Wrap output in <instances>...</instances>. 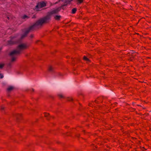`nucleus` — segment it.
<instances>
[{
  "label": "nucleus",
  "mask_w": 151,
  "mask_h": 151,
  "mask_svg": "<svg viewBox=\"0 0 151 151\" xmlns=\"http://www.w3.org/2000/svg\"><path fill=\"white\" fill-rule=\"evenodd\" d=\"M29 18V17L28 16L26 15H24L22 17V18L23 19H25V18L28 19Z\"/></svg>",
  "instance_id": "obj_19"
},
{
  "label": "nucleus",
  "mask_w": 151,
  "mask_h": 151,
  "mask_svg": "<svg viewBox=\"0 0 151 151\" xmlns=\"http://www.w3.org/2000/svg\"><path fill=\"white\" fill-rule=\"evenodd\" d=\"M60 9L58 8L47 13L45 17L37 21L35 23L36 26H42L44 23H48L50 19L51 16L53 14H57L60 11Z\"/></svg>",
  "instance_id": "obj_1"
},
{
  "label": "nucleus",
  "mask_w": 151,
  "mask_h": 151,
  "mask_svg": "<svg viewBox=\"0 0 151 151\" xmlns=\"http://www.w3.org/2000/svg\"><path fill=\"white\" fill-rule=\"evenodd\" d=\"M10 38H11V39H13V38L12 37H10Z\"/></svg>",
  "instance_id": "obj_31"
},
{
  "label": "nucleus",
  "mask_w": 151,
  "mask_h": 151,
  "mask_svg": "<svg viewBox=\"0 0 151 151\" xmlns=\"http://www.w3.org/2000/svg\"><path fill=\"white\" fill-rule=\"evenodd\" d=\"M27 47L28 46L25 44H22L17 46V50H15L11 52L9 55L12 57V62L15 61L17 58L16 56L20 54L22 50L27 49Z\"/></svg>",
  "instance_id": "obj_2"
},
{
  "label": "nucleus",
  "mask_w": 151,
  "mask_h": 151,
  "mask_svg": "<svg viewBox=\"0 0 151 151\" xmlns=\"http://www.w3.org/2000/svg\"><path fill=\"white\" fill-rule=\"evenodd\" d=\"M67 127L66 126V127H65V128H67Z\"/></svg>",
  "instance_id": "obj_37"
},
{
  "label": "nucleus",
  "mask_w": 151,
  "mask_h": 151,
  "mask_svg": "<svg viewBox=\"0 0 151 151\" xmlns=\"http://www.w3.org/2000/svg\"><path fill=\"white\" fill-rule=\"evenodd\" d=\"M79 134H78V135H77L76 136L78 137H79Z\"/></svg>",
  "instance_id": "obj_28"
},
{
  "label": "nucleus",
  "mask_w": 151,
  "mask_h": 151,
  "mask_svg": "<svg viewBox=\"0 0 151 151\" xmlns=\"http://www.w3.org/2000/svg\"><path fill=\"white\" fill-rule=\"evenodd\" d=\"M29 33V31L27 30L25 32L24 34L22 35L21 37V39H23L24 37H26L27 34Z\"/></svg>",
  "instance_id": "obj_9"
},
{
  "label": "nucleus",
  "mask_w": 151,
  "mask_h": 151,
  "mask_svg": "<svg viewBox=\"0 0 151 151\" xmlns=\"http://www.w3.org/2000/svg\"><path fill=\"white\" fill-rule=\"evenodd\" d=\"M73 0H62V1H64V4L62 5L61 6L59 7L60 9L62 8L63 9V7L64 6H66L68 3H70Z\"/></svg>",
  "instance_id": "obj_4"
},
{
  "label": "nucleus",
  "mask_w": 151,
  "mask_h": 151,
  "mask_svg": "<svg viewBox=\"0 0 151 151\" xmlns=\"http://www.w3.org/2000/svg\"><path fill=\"white\" fill-rule=\"evenodd\" d=\"M83 60L87 61H90L89 59L87 58L86 56H84L83 58Z\"/></svg>",
  "instance_id": "obj_17"
},
{
  "label": "nucleus",
  "mask_w": 151,
  "mask_h": 151,
  "mask_svg": "<svg viewBox=\"0 0 151 151\" xmlns=\"http://www.w3.org/2000/svg\"><path fill=\"white\" fill-rule=\"evenodd\" d=\"M39 41H39V40H37V41H36V43H38V42H39Z\"/></svg>",
  "instance_id": "obj_29"
},
{
  "label": "nucleus",
  "mask_w": 151,
  "mask_h": 151,
  "mask_svg": "<svg viewBox=\"0 0 151 151\" xmlns=\"http://www.w3.org/2000/svg\"><path fill=\"white\" fill-rule=\"evenodd\" d=\"M67 100L69 101H71L73 100V99L71 98H68Z\"/></svg>",
  "instance_id": "obj_21"
},
{
  "label": "nucleus",
  "mask_w": 151,
  "mask_h": 151,
  "mask_svg": "<svg viewBox=\"0 0 151 151\" xmlns=\"http://www.w3.org/2000/svg\"><path fill=\"white\" fill-rule=\"evenodd\" d=\"M1 49H2V48H0V50H1Z\"/></svg>",
  "instance_id": "obj_32"
},
{
  "label": "nucleus",
  "mask_w": 151,
  "mask_h": 151,
  "mask_svg": "<svg viewBox=\"0 0 151 151\" xmlns=\"http://www.w3.org/2000/svg\"><path fill=\"white\" fill-rule=\"evenodd\" d=\"M2 109H4V108H2Z\"/></svg>",
  "instance_id": "obj_33"
},
{
  "label": "nucleus",
  "mask_w": 151,
  "mask_h": 151,
  "mask_svg": "<svg viewBox=\"0 0 151 151\" xmlns=\"http://www.w3.org/2000/svg\"><path fill=\"white\" fill-rule=\"evenodd\" d=\"M102 99V98L101 97H99L97 99L95 100V102L96 103H99L101 102V100Z\"/></svg>",
  "instance_id": "obj_8"
},
{
  "label": "nucleus",
  "mask_w": 151,
  "mask_h": 151,
  "mask_svg": "<svg viewBox=\"0 0 151 151\" xmlns=\"http://www.w3.org/2000/svg\"><path fill=\"white\" fill-rule=\"evenodd\" d=\"M77 9L76 8H75L73 9L71 11V14H75L76 12L77 11Z\"/></svg>",
  "instance_id": "obj_13"
},
{
  "label": "nucleus",
  "mask_w": 151,
  "mask_h": 151,
  "mask_svg": "<svg viewBox=\"0 0 151 151\" xmlns=\"http://www.w3.org/2000/svg\"><path fill=\"white\" fill-rule=\"evenodd\" d=\"M1 1H5V0H0Z\"/></svg>",
  "instance_id": "obj_30"
},
{
  "label": "nucleus",
  "mask_w": 151,
  "mask_h": 151,
  "mask_svg": "<svg viewBox=\"0 0 151 151\" xmlns=\"http://www.w3.org/2000/svg\"><path fill=\"white\" fill-rule=\"evenodd\" d=\"M102 99V98L101 97H99L97 99L95 100V102L96 103H99L101 102V100Z\"/></svg>",
  "instance_id": "obj_7"
},
{
  "label": "nucleus",
  "mask_w": 151,
  "mask_h": 151,
  "mask_svg": "<svg viewBox=\"0 0 151 151\" xmlns=\"http://www.w3.org/2000/svg\"><path fill=\"white\" fill-rule=\"evenodd\" d=\"M7 18L8 20H9V17H8V16L7 17Z\"/></svg>",
  "instance_id": "obj_27"
},
{
  "label": "nucleus",
  "mask_w": 151,
  "mask_h": 151,
  "mask_svg": "<svg viewBox=\"0 0 151 151\" xmlns=\"http://www.w3.org/2000/svg\"><path fill=\"white\" fill-rule=\"evenodd\" d=\"M78 128H77V129H76V130H78Z\"/></svg>",
  "instance_id": "obj_36"
},
{
  "label": "nucleus",
  "mask_w": 151,
  "mask_h": 151,
  "mask_svg": "<svg viewBox=\"0 0 151 151\" xmlns=\"http://www.w3.org/2000/svg\"><path fill=\"white\" fill-rule=\"evenodd\" d=\"M36 15H34L32 17V19H35V18H36Z\"/></svg>",
  "instance_id": "obj_22"
},
{
  "label": "nucleus",
  "mask_w": 151,
  "mask_h": 151,
  "mask_svg": "<svg viewBox=\"0 0 151 151\" xmlns=\"http://www.w3.org/2000/svg\"><path fill=\"white\" fill-rule=\"evenodd\" d=\"M30 37L31 38H33L34 37V35L33 34H31L30 35Z\"/></svg>",
  "instance_id": "obj_24"
},
{
  "label": "nucleus",
  "mask_w": 151,
  "mask_h": 151,
  "mask_svg": "<svg viewBox=\"0 0 151 151\" xmlns=\"http://www.w3.org/2000/svg\"><path fill=\"white\" fill-rule=\"evenodd\" d=\"M4 65V64H1L0 63V69H2L3 68Z\"/></svg>",
  "instance_id": "obj_20"
},
{
  "label": "nucleus",
  "mask_w": 151,
  "mask_h": 151,
  "mask_svg": "<svg viewBox=\"0 0 151 151\" xmlns=\"http://www.w3.org/2000/svg\"><path fill=\"white\" fill-rule=\"evenodd\" d=\"M48 71L50 72H52L54 71V69L52 67L50 66L48 68Z\"/></svg>",
  "instance_id": "obj_14"
},
{
  "label": "nucleus",
  "mask_w": 151,
  "mask_h": 151,
  "mask_svg": "<svg viewBox=\"0 0 151 151\" xmlns=\"http://www.w3.org/2000/svg\"><path fill=\"white\" fill-rule=\"evenodd\" d=\"M61 18V16L60 15H56L55 16L54 18L56 20L59 21Z\"/></svg>",
  "instance_id": "obj_12"
},
{
  "label": "nucleus",
  "mask_w": 151,
  "mask_h": 151,
  "mask_svg": "<svg viewBox=\"0 0 151 151\" xmlns=\"http://www.w3.org/2000/svg\"><path fill=\"white\" fill-rule=\"evenodd\" d=\"M13 89V87L12 86H9L7 88V91H10Z\"/></svg>",
  "instance_id": "obj_16"
},
{
  "label": "nucleus",
  "mask_w": 151,
  "mask_h": 151,
  "mask_svg": "<svg viewBox=\"0 0 151 151\" xmlns=\"http://www.w3.org/2000/svg\"><path fill=\"white\" fill-rule=\"evenodd\" d=\"M17 41H13L12 40H9L7 41V43L8 45H13L16 44L17 43Z\"/></svg>",
  "instance_id": "obj_6"
},
{
  "label": "nucleus",
  "mask_w": 151,
  "mask_h": 151,
  "mask_svg": "<svg viewBox=\"0 0 151 151\" xmlns=\"http://www.w3.org/2000/svg\"><path fill=\"white\" fill-rule=\"evenodd\" d=\"M132 104H134V102H133Z\"/></svg>",
  "instance_id": "obj_35"
},
{
  "label": "nucleus",
  "mask_w": 151,
  "mask_h": 151,
  "mask_svg": "<svg viewBox=\"0 0 151 151\" xmlns=\"http://www.w3.org/2000/svg\"><path fill=\"white\" fill-rule=\"evenodd\" d=\"M44 116L45 117L47 120H49L50 119V114L48 113H45L44 114Z\"/></svg>",
  "instance_id": "obj_10"
},
{
  "label": "nucleus",
  "mask_w": 151,
  "mask_h": 151,
  "mask_svg": "<svg viewBox=\"0 0 151 151\" xmlns=\"http://www.w3.org/2000/svg\"><path fill=\"white\" fill-rule=\"evenodd\" d=\"M36 28V26L35 24H34L33 25L30 26L29 28L27 30V31H28L29 32L31 31H33Z\"/></svg>",
  "instance_id": "obj_5"
},
{
  "label": "nucleus",
  "mask_w": 151,
  "mask_h": 151,
  "mask_svg": "<svg viewBox=\"0 0 151 151\" xmlns=\"http://www.w3.org/2000/svg\"><path fill=\"white\" fill-rule=\"evenodd\" d=\"M71 60H72V61H75V59L73 58H71Z\"/></svg>",
  "instance_id": "obj_25"
},
{
  "label": "nucleus",
  "mask_w": 151,
  "mask_h": 151,
  "mask_svg": "<svg viewBox=\"0 0 151 151\" xmlns=\"http://www.w3.org/2000/svg\"><path fill=\"white\" fill-rule=\"evenodd\" d=\"M4 77L3 75H2L0 73V78H2Z\"/></svg>",
  "instance_id": "obj_23"
},
{
  "label": "nucleus",
  "mask_w": 151,
  "mask_h": 151,
  "mask_svg": "<svg viewBox=\"0 0 151 151\" xmlns=\"http://www.w3.org/2000/svg\"><path fill=\"white\" fill-rule=\"evenodd\" d=\"M84 0H77V4H80L83 3Z\"/></svg>",
  "instance_id": "obj_15"
},
{
  "label": "nucleus",
  "mask_w": 151,
  "mask_h": 151,
  "mask_svg": "<svg viewBox=\"0 0 151 151\" xmlns=\"http://www.w3.org/2000/svg\"><path fill=\"white\" fill-rule=\"evenodd\" d=\"M16 117L17 120H20L22 118V115L20 114H17L16 115Z\"/></svg>",
  "instance_id": "obj_11"
},
{
  "label": "nucleus",
  "mask_w": 151,
  "mask_h": 151,
  "mask_svg": "<svg viewBox=\"0 0 151 151\" xmlns=\"http://www.w3.org/2000/svg\"><path fill=\"white\" fill-rule=\"evenodd\" d=\"M58 96L60 99H63L64 98V97L61 94H58Z\"/></svg>",
  "instance_id": "obj_18"
},
{
  "label": "nucleus",
  "mask_w": 151,
  "mask_h": 151,
  "mask_svg": "<svg viewBox=\"0 0 151 151\" xmlns=\"http://www.w3.org/2000/svg\"><path fill=\"white\" fill-rule=\"evenodd\" d=\"M32 90L33 91H34V89H32Z\"/></svg>",
  "instance_id": "obj_34"
},
{
  "label": "nucleus",
  "mask_w": 151,
  "mask_h": 151,
  "mask_svg": "<svg viewBox=\"0 0 151 151\" xmlns=\"http://www.w3.org/2000/svg\"><path fill=\"white\" fill-rule=\"evenodd\" d=\"M89 106H92L91 104H89Z\"/></svg>",
  "instance_id": "obj_26"
},
{
  "label": "nucleus",
  "mask_w": 151,
  "mask_h": 151,
  "mask_svg": "<svg viewBox=\"0 0 151 151\" xmlns=\"http://www.w3.org/2000/svg\"><path fill=\"white\" fill-rule=\"evenodd\" d=\"M46 3L44 1L38 2L35 6L34 10L36 11H39L40 9L46 6Z\"/></svg>",
  "instance_id": "obj_3"
}]
</instances>
